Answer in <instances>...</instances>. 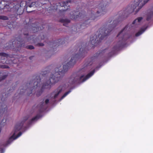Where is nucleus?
I'll return each mask as SVG.
<instances>
[{
    "label": "nucleus",
    "mask_w": 153,
    "mask_h": 153,
    "mask_svg": "<svg viewBox=\"0 0 153 153\" xmlns=\"http://www.w3.org/2000/svg\"><path fill=\"white\" fill-rule=\"evenodd\" d=\"M149 0H134V2L131 3V5L127 7L125 10L123 11H120L119 13V15L118 19L114 20L113 24L109 25L108 28L106 29L105 27L100 28L97 33H98V36L95 35V44L98 43V41H101L105 36L108 35L117 26L120 20H122L127 17L129 14L133 12L137 7V9L135 11V13H137Z\"/></svg>",
    "instance_id": "obj_1"
},
{
    "label": "nucleus",
    "mask_w": 153,
    "mask_h": 153,
    "mask_svg": "<svg viewBox=\"0 0 153 153\" xmlns=\"http://www.w3.org/2000/svg\"><path fill=\"white\" fill-rule=\"evenodd\" d=\"M107 50L108 49L107 48L99 53L97 52L93 56L89 59L85 63V66L84 68L80 69L79 71L73 73L71 75L68 80L69 84H68V85L66 84L64 85L63 86L60 85L56 90V93L54 96V99H56L62 90H64L68 88L69 86L75 83L83 82L92 76L95 72L94 69L88 73L85 77H84V75L82 74V72L84 71L87 68H90V66L93 64V62L97 58L100 56L103 55Z\"/></svg>",
    "instance_id": "obj_2"
},
{
    "label": "nucleus",
    "mask_w": 153,
    "mask_h": 153,
    "mask_svg": "<svg viewBox=\"0 0 153 153\" xmlns=\"http://www.w3.org/2000/svg\"><path fill=\"white\" fill-rule=\"evenodd\" d=\"M85 47H84V45L80 48L78 53H76L73 56L70 60L65 65H64L63 69L60 71L58 68H56L55 71L51 75L49 80L44 83L42 86L41 91L39 92L36 94L37 96H39L42 93V90L45 88H50L52 84L58 82L61 80L64 75L65 72L67 71L70 68L72 67L75 63L76 60L84 57V55L85 53Z\"/></svg>",
    "instance_id": "obj_3"
},
{
    "label": "nucleus",
    "mask_w": 153,
    "mask_h": 153,
    "mask_svg": "<svg viewBox=\"0 0 153 153\" xmlns=\"http://www.w3.org/2000/svg\"><path fill=\"white\" fill-rule=\"evenodd\" d=\"M111 2V0H102L99 2L97 7L95 9H97L96 10V13H94L92 11H89L88 14L86 15L83 11L82 10L80 12L74 11L70 13V17L72 19L75 20L78 19H83L85 22L80 25V28L84 29L91 22L90 20H94L106 13L107 10L106 8Z\"/></svg>",
    "instance_id": "obj_4"
},
{
    "label": "nucleus",
    "mask_w": 153,
    "mask_h": 153,
    "mask_svg": "<svg viewBox=\"0 0 153 153\" xmlns=\"http://www.w3.org/2000/svg\"><path fill=\"white\" fill-rule=\"evenodd\" d=\"M48 73L47 71H45L42 72L39 76L37 75L33 76V79L30 81L29 83H27V87L21 90L19 94H21L23 92H27V95H30L32 93V91L39 85L41 80L43 78L45 79L46 78Z\"/></svg>",
    "instance_id": "obj_5"
},
{
    "label": "nucleus",
    "mask_w": 153,
    "mask_h": 153,
    "mask_svg": "<svg viewBox=\"0 0 153 153\" xmlns=\"http://www.w3.org/2000/svg\"><path fill=\"white\" fill-rule=\"evenodd\" d=\"M23 35L25 36V37L23 39H21L19 38L17 39V41L19 43H17L19 45H18V48L23 47L24 46V44L27 42H29L30 40H32V42H31L36 43V42H39L42 40H44L45 39V37L44 35H43L41 37V39H39V36L35 37V36H31L30 37H29L28 34V33H24Z\"/></svg>",
    "instance_id": "obj_6"
},
{
    "label": "nucleus",
    "mask_w": 153,
    "mask_h": 153,
    "mask_svg": "<svg viewBox=\"0 0 153 153\" xmlns=\"http://www.w3.org/2000/svg\"><path fill=\"white\" fill-rule=\"evenodd\" d=\"M28 119V117H25L24 118V120L22 121L21 123L17 124L15 126L14 129V133L13 135L9 138L6 144H4V146H6L8 144L11 143L13 140H15L20 137L22 134V133L19 132L16 136H15V134L19 131L22 128L23 125L25 121Z\"/></svg>",
    "instance_id": "obj_7"
},
{
    "label": "nucleus",
    "mask_w": 153,
    "mask_h": 153,
    "mask_svg": "<svg viewBox=\"0 0 153 153\" xmlns=\"http://www.w3.org/2000/svg\"><path fill=\"white\" fill-rule=\"evenodd\" d=\"M128 27V25L123 29L117 35V37H120V40L117 42L116 45L114 46L112 48L111 51L109 52V53H108V56H109L111 55L110 53L114 54L116 51L119 50L120 48L123 45V41L124 36V35H123V33L125 29H127Z\"/></svg>",
    "instance_id": "obj_8"
},
{
    "label": "nucleus",
    "mask_w": 153,
    "mask_h": 153,
    "mask_svg": "<svg viewBox=\"0 0 153 153\" xmlns=\"http://www.w3.org/2000/svg\"><path fill=\"white\" fill-rule=\"evenodd\" d=\"M72 1L69 0L66 1H63L56 3L51 6V9L53 10H57L61 7H64L65 9H61L60 10L61 13L64 12L68 10L70 4L72 3Z\"/></svg>",
    "instance_id": "obj_9"
},
{
    "label": "nucleus",
    "mask_w": 153,
    "mask_h": 153,
    "mask_svg": "<svg viewBox=\"0 0 153 153\" xmlns=\"http://www.w3.org/2000/svg\"><path fill=\"white\" fill-rule=\"evenodd\" d=\"M50 3L49 0H39L36 2H32L30 4H28V3H26V5L31 8L34 6L38 7H41L43 5L48 4Z\"/></svg>",
    "instance_id": "obj_10"
},
{
    "label": "nucleus",
    "mask_w": 153,
    "mask_h": 153,
    "mask_svg": "<svg viewBox=\"0 0 153 153\" xmlns=\"http://www.w3.org/2000/svg\"><path fill=\"white\" fill-rule=\"evenodd\" d=\"M24 2L25 4V5L24 6V8H23L22 6H21L22 3V2L19 5V4H17V6L18 7V8L17 9V10H16L15 11L17 15H20L22 14L24 12V9L25 8L26 9V11L27 13H30L34 10H28V7H30L29 6H27V5H26V3H28V4H30L26 2Z\"/></svg>",
    "instance_id": "obj_11"
},
{
    "label": "nucleus",
    "mask_w": 153,
    "mask_h": 153,
    "mask_svg": "<svg viewBox=\"0 0 153 153\" xmlns=\"http://www.w3.org/2000/svg\"><path fill=\"white\" fill-rule=\"evenodd\" d=\"M22 36H19L17 37L16 39H15V40L12 41V42H10L9 43H6V46H5V48L4 47V48L5 49H8L9 48H10L12 47H16L18 48V45L19 44H18V42L19 43V42L17 41V39L19 38H20L21 39H23L24 38V37L23 38L22 37Z\"/></svg>",
    "instance_id": "obj_12"
},
{
    "label": "nucleus",
    "mask_w": 153,
    "mask_h": 153,
    "mask_svg": "<svg viewBox=\"0 0 153 153\" xmlns=\"http://www.w3.org/2000/svg\"><path fill=\"white\" fill-rule=\"evenodd\" d=\"M38 22H36L35 23H33L31 25V27L29 26V29H31L32 30V31L33 33H35L36 32H37L38 31L41 30V28L40 27H39V26L38 25Z\"/></svg>",
    "instance_id": "obj_13"
},
{
    "label": "nucleus",
    "mask_w": 153,
    "mask_h": 153,
    "mask_svg": "<svg viewBox=\"0 0 153 153\" xmlns=\"http://www.w3.org/2000/svg\"><path fill=\"white\" fill-rule=\"evenodd\" d=\"M49 99H46L45 101V103L43 100L41 102L40 105L37 106V108L39 109V111L40 112H42L44 111L45 109V104H48L49 102Z\"/></svg>",
    "instance_id": "obj_14"
},
{
    "label": "nucleus",
    "mask_w": 153,
    "mask_h": 153,
    "mask_svg": "<svg viewBox=\"0 0 153 153\" xmlns=\"http://www.w3.org/2000/svg\"><path fill=\"white\" fill-rule=\"evenodd\" d=\"M143 18L142 17H139L137 18V19H135L132 22V25H131V26L130 27L129 26V29H134V27H136L137 25H138V24H135V23L137 22H138V23H139L141 20Z\"/></svg>",
    "instance_id": "obj_15"
},
{
    "label": "nucleus",
    "mask_w": 153,
    "mask_h": 153,
    "mask_svg": "<svg viewBox=\"0 0 153 153\" xmlns=\"http://www.w3.org/2000/svg\"><path fill=\"white\" fill-rule=\"evenodd\" d=\"M0 56H1V62H0L3 64L4 63H7V60L3 61L6 59L9 56V55L4 53H0Z\"/></svg>",
    "instance_id": "obj_16"
},
{
    "label": "nucleus",
    "mask_w": 153,
    "mask_h": 153,
    "mask_svg": "<svg viewBox=\"0 0 153 153\" xmlns=\"http://www.w3.org/2000/svg\"><path fill=\"white\" fill-rule=\"evenodd\" d=\"M65 39H59L57 41H54L51 43H52L53 45L54 46H58L64 44L65 42H64Z\"/></svg>",
    "instance_id": "obj_17"
},
{
    "label": "nucleus",
    "mask_w": 153,
    "mask_h": 153,
    "mask_svg": "<svg viewBox=\"0 0 153 153\" xmlns=\"http://www.w3.org/2000/svg\"><path fill=\"white\" fill-rule=\"evenodd\" d=\"M59 22L63 23V25L64 26L67 27V25L69 23L70 21L69 19H61L59 20Z\"/></svg>",
    "instance_id": "obj_18"
},
{
    "label": "nucleus",
    "mask_w": 153,
    "mask_h": 153,
    "mask_svg": "<svg viewBox=\"0 0 153 153\" xmlns=\"http://www.w3.org/2000/svg\"><path fill=\"white\" fill-rule=\"evenodd\" d=\"M146 28H141L140 31L137 33L135 34L136 36H138L141 35L146 30Z\"/></svg>",
    "instance_id": "obj_19"
},
{
    "label": "nucleus",
    "mask_w": 153,
    "mask_h": 153,
    "mask_svg": "<svg viewBox=\"0 0 153 153\" xmlns=\"http://www.w3.org/2000/svg\"><path fill=\"white\" fill-rule=\"evenodd\" d=\"M153 17V11H151L149 13L148 15L146 18V20L147 21H149L151 20L152 18Z\"/></svg>",
    "instance_id": "obj_20"
},
{
    "label": "nucleus",
    "mask_w": 153,
    "mask_h": 153,
    "mask_svg": "<svg viewBox=\"0 0 153 153\" xmlns=\"http://www.w3.org/2000/svg\"><path fill=\"white\" fill-rule=\"evenodd\" d=\"M40 117L39 115H37L35 117H33L30 120V121L29 122V124H31L33 121L37 120Z\"/></svg>",
    "instance_id": "obj_21"
},
{
    "label": "nucleus",
    "mask_w": 153,
    "mask_h": 153,
    "mask_svg": "<svg viewBox=\"0 0 153 153\" xmlns=\"http://www.w3.org/2000/svg\"><path fill=\"white\" fill-rule=\"evenodd\" d=\"M71 92V90H70L66 92L61 97V99L62 100L67 95H68Z\"/></svg>",
    "instance_id": "obj_22"
},
{
    "label": "nucleus",
    "mask_w": 153,
    "mask_h": 153,
    "mask_svg": "<svg viewBox=\"0 0 153 153\" xmlns=\"http://www.w3.org/2000/svg\"><path fill=\"white\" fill-rule=\"evenodd\" d=\"M7 17L6 16H0V19L7 20L8 19Z\"/></svg>",
    "instance_id": "obj_23"
},
{
    "label": "nucleus",
    "mask_w": 153,
    "mask_h": 153,
    "mask_svg": "<svg viewBox=\"0 0 153 153\" xmlns=\"http://www.w3.org/2000/svg\"><path fill=\"white\" fill-rule=\"evenodd\" d=\"M26 48L27 49H34V46L32 45H29L28 46H27L26 47Z\"/></svg>",
    "instance_id": "obj_24"
},
{
    "label": "nucleus",
    "mask_w": 153,
    "mask_h": 153,
    "mask_svg": "<svg viewBox=\"0 0 153 153\" xmlns=\"http://www.w3.org/2000/svg\"><path fill=\"white\" fill-rule=\"evenodd\" d=\"M7 75H4L2 76H0V81L1 80L5 79L7 77Z\"/></svg>",
    "instance_id": "obj_25"
},
{
    "label": "nucleus",
    "mask_w": 153,
    "mask_h": 153,
    "mask_svg": "<svg viewBox=\"0 0 153 153\" xmlns=\"http://www.w3.org/2000/svg\"><path fill=\"white\" fill-rule=\"evenodd\" d=\"M0 67L2 68H9L8 66L6 65H1Z\"/></svg>",
    "instance_id": "obj_26"
},
{
    "label": "nucleus",
    "mask_w": 153,
    "mask_h": 153,
    "mask_svg": "<svg viewBox=\"0 0 153 153\" xmlns=\"http://www.w3.org/2000/svg\"><path fill=\"white\" fill-rule=\"evenodd\" d=\"M36 45L38 46H44V44L43 43H39L36 44Z\"/></svg>",
    "instance_id": "obj_27"
},
{
    "label": "nucleus",
    "mask_w": 153,
    "mask_h": 153,
    "mask_svg": "<svg viewBox=\"0 0 153 153\" xmlns=\"http://www.w3.org/2000/svg\"><path fill=\"white\" fill-rule=\"evenodd\" d=\"M6 121V120H4V119H3L2 120L1 123V124L2 122H3V123H5Z\"/></svg>",
    "instance_id": "obj_28"
},
{
    "label": "nucleus",
    "mask_w": 153,
    "mask_h": 153,
    "mask_svg": "<svg viewBox=\"0 0 153 153\" xmlns=\"http://www.w3.org/2000/svg\"><path fill=\"white\" fill-rule=\"evenodd\" d=\"M33 56H30V57H29V59L30 60H31L33 58Z\"/></svg>",
    "instance_id": "obj_29"
},
{
    "label": "nucleus",
    "mask_w": 153,
    "mask_h": 153,
    "mask_svg": "<svg viewBox=\"0 0 153 153\" xmlns=\"http://www.w3.org/2000/svg\"><path fill=\"white\" fill-rule=\"evenodd\" d=\"M4 100V99H3V97H2L1 98V100L2 101H3V100Z\"/></svg>",
    "instance_id": "obj_30"
},
{
    "label": "nucleus",
    "mask_w": 153,
    "mask_h": 153,
    "mask_svg": "<svg viewBox=\"0 0 153 153\" xmlns=\"http://www.w3.org/2000/svg\"><path fill=\"white\" fill-rule=\"evenodd\" d=\"M13 10H14L15 9H16V7H13Z\"/></svg>",
    "instance_id": "obj_31"
},
{
    "label": "nucleus",
    "mask_w": 153,
    "mask_h": 153,
    "mask_svg": "<svg viewBox=\"0 0 153 153\" xmlns=\"http://www.w3.org/2000/svg\"><path fill=\"white\" fill-rule=\"evenodd\" d=\"M11 91V90H10V89L9 90V91Z\"/></svg>",
    "instance_id": "obj_32"
}]
</instances>
